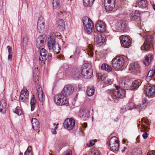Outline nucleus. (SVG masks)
<instances>
[{"mask_svg":"<svg viewBox=\"0 0 155 155\" xmlns=\"http://www.w3.org/2000/svg\"><path fill=\"white\" fill-rule=\"evenodd\" d=\"M82 72L79 69H73L71 73V75L75 80L78 79L81 75L86 77V78H89L92 75V70L91 65L88 64H85L83 65Z\"/></svg>","mask_w":155,"mask_h":155,"instance_id":"obj_1","label":"nucleus"},{"mask_svg":"<svg viewBox=\"0 0 155 155\" xmlns=\"http://www.w3.org/2000/svg\"><path fill=\"white\" fill-rule=\"evenodd\" d=\"M56 36L51 35L48 38V49L53 51L54 54H58L60 52V48L58 44L56 43L55 41Z\"/></svg>","mask_w":155,"mask_h":155,"instance_id":"obj_2","label":"nucleus"},{"mask_svg":"<svg viewBox=\"0 0 155 155\" xmlns=\"http://www.w3.org/2000/svg\"><path fill=\"white\" fill-rule=\"evenodd\" d=\"M109 145L110 150L117 153L119 149V141L117 138L116 136H113L111 137L109 140Z\"/></svg>","mask_w":155,"mask_h":155,"instance_id":"obj_3","label":"nucleus"},{"mask_svg":"<svg viewBox=\"0 0 155 155\" xmlns=\"http://www.w3.org/2000/svg\"><path fill=\"white\" fill-rule=\"evenodd\" d=\"M82 21L85 31L89 34H91L94 29V25L93 22L88 17L83 19Z\"/></svg>","mask_w":155,"mask_h":155,"instance_id":"obj_4","label":"nucleus"},{"mask_svg":"<svg viewBox=\"0 0 155 155\" xmlns=\"http://www.w3.org/2000/svg\"><path fill=\"white\" fill-rule=\"evenodd\" d=\"M54 101L57 105L61 106L68 104V100L66 97L61 93L55 95Z\"/></svg>","mask_w":155,"mask_h":155,"instance_id":"obj_5","label":"nucleus"},{"mask_svg":"<svg viewBox=\"0 0 155 155\" xmlns=\"http://www.w3.org/2000/svg\"><path fill=\"white\" fill-rule=\"evenodd\" d=\"M124 63V58L120 56H117L113 59L112 61L113 67L115 69L121 68Z\"/></svg>","mask_w":155,"mask_h":155,"instance_id":"obj_6","label":"nucleus"},{"mask_svg":"<svg viewBox=\"0 0 155 155\" xmlns=\"http://www.w3.org/2000/svg\"><path fill=\"white\" fill-rule=\"evenodd\" d=\"M145 41L143 45L141 46V49L142 50H144L147 51L150 50L152 47L151 44L152 41V37L151 36L147 35L144 37Z\"/></svg>","mask_w":155,"mask_h":155,"instance_id":"obj_7","label":"nucleus"},{"mask_svg":"<svg viewBox=\"0 0 155 155\" xmlns=\"http://www.w3.org/2000/svg\"><path fill=\"white\" fill-rule=\"evenodd\" d=\"M104 4L106 10L111 11L115 7V0H104Z\"/></svg>","mask_w":155,"mask_h":155,"instance_id":"obj_8","label":"nucleus"},{"mask_svg":"<svg viewBox=\"0 0 155 155\" xmlns=\"http://www.w3.org/2000/svg\"><path fill=\"white\" fill-rule=\"evenodd\" d=\"M64 127L68 130H71L75 125V121L74 119L70 118L66 119L64 123Z\"/></svg>","mask_w":155,"mask_h":155,"instance_id":"obj_9","label":"nucleus"},{"mask_svg":"<svg viewBox=\"0 0 155 155\" xmlns=\"http://www.w3.org/2000/svg\"><path fill=\"white\" fill-rule=\"evenodd\" d=\"M73 87L71 85L68 84L65 85L61 93L66 97L71 95L73 91Z\"/></svg>","mask_w":155,"mask_h":155,"instance_id":"obj_10","label":"nucleus"},{"mask_svg":"<svg viewBox=\"0 0 155 155\" xmlns=\"http://www.w3.org/2000/svg\"><path fill=\"white\" fill-rule=\"evenodd\" d=\"M46 42V39L43 35L39 36L36 39V45L38 49H40L45 45Z\"/></svg>","mask_w":155,"mask_h":155,"instance_id":"obj_11","label":"nucleus"},{"mask_svg":"<svg viewBox=\"0 0 155 155\" xmlns=\"http://www.w3.org/2000/svg\"><path fill=\"white\" fill-rule=\"evenodd\" d=\"M45 29V20L42 17L39 18L37 30L40 33L43 32Z\"/></svg>","mask_w":155,"mask_h":155,"instance_id":"obj_12","label":"nucleus"},{"mask_svg":"<svg viewBox=\"0 0 155 155\" xmlns=\"http://www.w3.org/2000/svg\"><path fill=\"white\" fill-rule=\"evenodd\" d=\"M29 97V92L28 90L24 87L21 90L20 99L22 102H25L27 101Z\"/></svg>","mask_w":155,"mask_h":155,"instance_id":"obj_13","label":"nucleus"},{"mask_svg":"<svg viewBox=\"0 0 155 155\" xmlns=\"http://www.w3.org/2000/svg\"><path fill=\"white\" fill-rule=\"evenodd\" d=\"M145 91L147 96H152L155 94V87L153 85L148 84L146 87Z\"/></svg>","mask_w":155,"mask_h":155,"instance_id":"obj_14","label":"nucleus"},{"mask_svg":"<svg viewBox=\"0 0 155 155\" xmlns=\"http://www.w3.org/2000/svg\"><path fill=\"white\" fill-rule=\"evenodd\" d=\"M47 56V52L44 48H42L41 50L40 54L39 57V61L42 65L44 64L46 60Z\"/></svg>","mask_w":155,"mask_h":155,"instance_id":"obj_15","label":"nucleus"},{"mask_svg":"<svg viewBox=\"0 0 155 155\" xmlns=\"http://www.w3.org/2000/svg\"><path fill=\"white\" fill-rule=\"evenodd\" d=\"M141 83L140 80H135L133 81L130 86H128V87L127 86V84H125V87L126 86L127 89L134 90L137 89L140 85Z\"/></svg>","mask_w":155,"mask_h":155,"instance_id":"obj_16","label":"nucleus"},{"mask_svg":"<svg viewBox=\"0 0 155 155\" xmlns=\"http://www.w3.org/2000/svg\"><path fill=\"white\" fill-rule=\"evenodd\" d=\"M38 99L41 102H42L45 100V96L42 89L41 87L38 86L37 87Z\"/></svg>","mask_w":155,"mask_h":155,"instance_id":"obj_17","label":"nucleus"},{"mask_svg":"<svg viewBox=\"0 0 155 155\" xmlns=\"http://www.w3.org/2000/svg\"><path fill=\"white\" fill-rule=\"evenodd\" d=\"M97 30L99 32H104L106 30V26L104 23L99 22L96 25Z\"/></svg>","mask_w":155,"mask_h":155,"instance_id":"obj_18","label":"nucleus"},{"mask_svg":"<svg viewBox=\"0 0 155 155\" xmlns=\"http://www.w3.org/2000/svg\"><path fill=\"white\" fill-rule=\"evenodd\" d=\"M105 40V37L104 35L101 34L98 35L95 38V41L99 45H101Z\"/></svg>","mask_w":155,"mask_h":155,"instance_id":"obj_19","label":"nucleus"},{"mask_svg":"<svg viewBox=\"0 0 155 155\" xmlns=\"http://www.w3.org/2000/svg\"><path fill=\"white\" fill-rule=\"evenodd\" d=\"M125 91L122 89H120L118 91H115L114 93V95L117 97L123 98L125 97Z\"/></svg>","mask_w":155,"mask_h":155,"instance_id":"obj_20","label":"nucleus"},{"mask_svg":"<svg viewBox=\"0 0 155 155\" xmlns=\"http://www.w3.org/2000/svg\"><path fill=\"white\" fill-rule=\"evenodd\" d=\"M140 13L138 10L133 11L130 13V18L132 20H135L140 18Z\"/></svg>","mask_w":155,"mask_h":155,"instance_id":"obj_21","label":"nucleus"},{"mask_svg":"<svg viewBox=\"0 0 155 155\" xmlns=\"http://www.w3.org/2000/svg\"><path fill=\"white\" fill-rule=\"evenodd\" d=\"M153 55L148 54L145 57V59L143 61L144 64L146 66L150 65L153 59Z\"/></svg>","mask_w":155,"mask_h":155,"instance_id":"obj_22","label":"nucleus"},{"mask_svg":"<svg viewBox=\"0 0 155 155\" xmlns=\"http://www.w3.org/2000/svg\"><path fill=\"white\" fill-rule=\"evenodd\" d=\"M122 43L125 47H128L130 45V38L126 36H122Z\"/></svg>","mask_w":155,"mask_h":155,"instance_id":"obj_23","label":"nucleus"},{"mask_svg":"<svg viewBox=\"0 0 155 155\" xmlns=\"http://www.w3.org/2000/svg\"><path fill=\"white\" fill-rule=\"evenodd\" d=\"M152 78L155 79V69L150 70L146 78V80L147 82H149Z\"/></svg>","mask_w":155,"mask_h":155,"instance_id":"obj_24","label":"nucleus"},{"mask_svg":"<svg viewBox=\"0 0 155 155\" xmlns=\"http://www.w3.org/2000/svg\"><path fill=\"white\" fill-rule=\"evenodd\" d=\"M31 122L34 130L36 131L38 130L39 123L38 120L35 118H32Z\"/></svg>","mask_w":155,"mask_h":155,"instance_id":"obj_25","label":"nucleus"},{"mask_svg":"<svg viewBox=\"0 0 155 155\" xmlns=\"http://www.w3.org/2000/svg\"><path fill=\"white\" fill-rule=\"evenodd\" d=\"M57 27L58 29L63 30L65 27L64 21L62 19H59L57 23Z\"/></svg>","mask_w":155,"mask_h":155,"instance_id":"obj_26","label":"nucleus"},{"mask_svg":"<svg viewBox=\"0 0 155 155\" xmlns=\"http://www.w3.org/2000/svg\"><path fill=\"white\" fill-rule=\"evenodd\" d=\"M89 112L85 110L80 111L79 115L81 118L84 120H85L89 117Z\"/></svg>","mask_w":155,"mask_h":155,"instance_id":"obj_27","label":"nucleus"},{"mask_svg":"<svg viewBox=\"0 0 155 155\" xmlns=\"http://www.w3.org/2000/svg\"><path fill=\"white\" fill-rule=\"evenodd\" d=\"M6 104L4 100H2L0 102V112L4 113L6 110Z\"/></svg>","mask_w":155,"mask_h":155,"instance_id":"obj_28","label":"nucleus"},{"mask_svg":"<svg viewBox=\"0 0 155 155\" xmlns=\"http://www.w3.org/2000/svg\"><path fill=\"white\" fill-rule=\"evenodd\" d=\"M136 4L140 8H145L147 6V1L145 0H140L137 2Z\"/></svg>","mask_w":155,"mask_h":155,"instance_id":"obj_29","label":"nucleus"},{"mask_svg":"<svg viewBox=\"0 0 155 155\" xmlns=\"http://www.w3.org/2000/svg\"><path fill=\"white\" fill-rule=\"evenodd\" d=\"M84 5L86 7L91 6L95 0H83Z\"/></svg>","mask_w":155,"mask_h":155,"instance_id":"obj_30","label":"nucleus"},{"mask_svg":"<svg viewBox=\"0 0 155 155\" xmlns=\"http://www.w3.org/2000/svg\"><path fill=\"white\" fill-rule=\"evenodd\" d=\"M102 69L108 72H109L112 71L111 67L106 64H103L101 66Z\"/></svg>","mask_w":155,"mask_h":155,"instance_id":"obj_31","label":"nucleus"},{"mask_svg":"<svg viewBox=\"0 0 155 155\" xmlns=\"http://www.w3.org/2000/svg\"><path fill=\"white\" fill-rule=\"evenodd\" d=\"M7 48L8 53V60L11 61L12 59L13 55L12 49L10 46H7Z\"/></svg>","mask_w":155,"mask_h":155,"instance_id":"obj_32","label":"nucleus"},{"mask_svg":"<svg viewBox=\"0 0 155 155\" xmlns=\"http://www.w3.org/2000/svg\"><path fill=\"white\" fill-rule=\"evenodd\" d=\"M52 3L54 9L58 8L60 5L59 0H52Z\"/></svg>","mask_w":155,"mask_h":155,"instance_id":"obj_33","label":"nucleus"},{"mask_svg":"<svg viewBox=\"0 0 155 155\" xmlns=\"http://www.w3.org/2000/svg\"><path fill=\"white\" fill-rule=\"evenodd\" d=\"M86 93L88 96H92L94 93V88H91L88 87L87 89Z\"/></svg>","mask_w":155,"mask_h":155,"instance_id":"obj_34","label":"nucleus"},{"mask_svg":"<svg viewBox=\"0 0 155 155\" xmlns=\"http://www.w3.org/2000/svg\"><path fill=\"white\" fill-rule=\"evenodd\" d=\"M92 46L91 45H89L87 49V52L88 55L92 56L94 53L93 51Z\"/></svg>","mask_w":155,"mask_h":155,"instance_id":"obj_35","label":"nucleus"},{"mask_svg":"<svg viewBox=\"0 0 155 155\" xmlns=\"http://www.w3.org/2000/svg\"><path fill=\"white\" fill-rule=\"evenodd\" d=\"M88 155H100L99 151L97 149H92L90 151Z\"/></svg>","mask_w":155,"mask_h":155,"instance_id":"obj_36","label":"nucleus"},{"mask_svg":"<svg viewBox=\"0 0 155 155\" xmlns=\"http://www.w3.org/2000/svg\"><path fill=\"white\" fill-rule=\"evenodd\" d=\"M107 78V76L105 74H102L101 73L98 74V78L99 80L104 81L106 80Z\"/></svg>","mask_w":155,"mask_h":155,"instance_id":"obj_37","label":"nucleus"},{"mask_svg":"<svg viewBox=\"0 0 155 155\" xmlns=\"http://www.w3.org/2000/svg\"><path fill=\"white\" fill-rule=\"evenodd\" d=\"M139 66L137 64L135 63H132L130 64V69L133 71L136 69L138 68Z\"/></svg>","mask_w":155,"mask_h":155,"instance_id":"obj_38","label":"nucleus"},{"mask_svg":"<svg viewBox=\"0 0 155 155\" xmlns=\"http://www.w3.org/2000/svg\"><path fill=\"white\" fill-rule=\"evenodd\" d=\"M24 155H32V149L31 146L28 147L25 152Z\"/></svg>","mask_w":155,"mask_h":155,"instance_id":"obj_39","label":"nucleus"},{"mask_svg":"<svg viewBox=\"0 0 155 155\" xmlns=\"http://www.w3.org/2000/svg\"><path fill=\"white\" fill-rule=\"evenodd\" d=\"M35 98H32L31 100V110L32 111L34 110L35 106Z\"/></svg>","mask_w":155,"mask_h":155,"instance_id":"obj_40","label":"nucleus"},{"mask_svg":"<svg viewBox=\"0 0 155 155\" xmlns=\"http://www.w3.org/2000/svg\"><path fill=\"white\" fill-rule=\"evenodd\" d=\"M13 112L18 115H20L22 114V111L18 107H17L16 108L13 110Z\"/></svg>","mask_w":155,"mask_h":155,"instance_id":"obj_41","label":"nucleus"},{"mask_svg":"<svg viewBox=\"0 0 155 155\" xmlns=\"http://www.w3.org/2000/svg\"><path fill=\"white\" fill-rule=\"evenodd\" d=\"M121 31H122L126 29L127 26V22L125 21H121Z\"/></svg>","mask_w":155,"mask_h":155,"instance_id":"obj_42","label":"nucleus"},{"mask_svg":"<svg viewBox=\"0 0 155 155\" xmlns=\"http://www.w3.org/2000/svg\"><path fill=\"white\" fill-rule=\"evenodd\" d=\"M115 28L119 31H121V21L116 24Z\"/></svg>","mask_w":155,"mask_h":155,"instance_id":"obj_43","label":"nucleus"},{"mask_svg":"<svg viewBox=\"0 0 155 155\" xmlns=\"http://www.w3.org/2000/svg\"><path fill=\"white\" fill-rule=\"evenodd\" d=\"M146 107V105L145 104H140L138 105L137 106V108L140 110H142L144 109Z\"/></svg>","mask_w":155,"mask_h":155,"instance_id":"obj_44","label":"nucleus"},{"mask_svg":"<svg viewBox=\"0 0 155 155\" xmlns=\"http://www.w3.org/2000/svg\"><path fill=\"white\" fill-rule=\"evenodd\" d=\"M126 105L128 108L127 109L129 110L134 108L135 106V104L133 103L130 102L128 103Z\"/></svg>","mask_w":155,"mask_h":155,"instance_id":"obj_45","label":"nucleus"},{"mask_svg":"<svg viewBox=\"0 0 155 155\" xmlns=\"http://www.w3.org/2000/svg\"><path fill=\"white\" fill-rule=\"evenodd\" d=\"M72 152L71 150L68 149L63 152L62 155H72Z\"/></svg>","mask_w":155,"mask_h":155,"instance_id":"obj_46","label":"nucleus"},{"mask_svg":"<svg viewBox=\"0 0 155 155\" xmlns=\"http://www.w3.org/2000/svg\"><path fill=\"white\" fill-rule=\"evenodd\" d=\"M127 109L128 108H127V107L126 105H124L121 108L120 112L122 113H124L127 111L129 110L128 109Z\"/></svg>","mask_w":155,"mask_h":155,"instance_id":"obj_47","label":"nucleus"},{"mask_svg":"<svg viewBox=\"0 0 155 155\" xmlns=\"http://www.w3.org/2000/svg\"><path fill=\"white\" fill-rule=\"evenodd\" d=\"M54 125H56V126L55 127L54 129L52 128L51 129V132L53 134H57V131H56V130L58 128V123L56 124H54Z\"/></svg>","mask_w":155,"mask_h":155,"instance_id":"obj_48","label":"nucleus"},{"mask_svg":"<svg viewBox=\"0 0 155 155\" xmlns=\"http://www.w3.org/2000/svg\"><path fill=\"white\" fill-rule=\"evenodd\" d=\"M104 83L106 85H108L111 83V81L110 79L107 78L106 80L104 81Z\"/></svg>","mask_w":155,"mask_h":155,"instance_id":"obj_49","label":"nucleus"},{"mask_svg":"<svg viewBox=\"0 0 155 155\" xmlns=\"http://www.w3.org/2000/svg\"><path fill=\"white\" fill-rule=\"evenodd\" d=\"M132 155H141V151H133Z\"/></svg>","mask_w":155,"mask_h":155,"instance_id":"obj_50","label":"nucleus"},{"mask_svg":"<svg viewBox=\"0 0 155 155\" xmlns=\"http://www.w3.org/2000/svg\"><path fill=\"white\" fill-rule=\"evenodd\" d=\"M148 136V134L146 132H145L142 135V137L144 139H146Z\"/></svg>","mask_w":155,"mask_h":155,"instance_id":"obj_51","label":"nucleus"},{"mask_svg":"<svg viewBox=\"0 0 155 155\" xmlns=\"http://www.w3.org/2000/svg\"><path fill=\"white\" fill-rule=\"evenodd\" d=\"M95 141L94 140H91L90 141V143L91 145L92 146H93L95 144Z\"/></svg>","mask_w":155,"mask_h":155,"instance_id":"obj_52","label":"nucleus"},{"mask_svg":"<svg viewBox=\"0 0 155 155\" xmlns=\"http://www.w3.org/2000/svg\"><path fill=\"white\" fill-rule=\"evenodd\" d=\"M147 99L146 98H144L142 100V102L143 103L142 104H145V103L147 102Z\"/></svg>","mask_w":155,"mask_h":155,"instance_id":"obj_53","label":"nucleus"},{"mask_svg":"<svg viewBox=\"0 0 155 155\" xmlns=\"http://www.w3.org/2000/svg\"><path fill=\"white\" fill-rule=\"evenodd\" d=\"M27 42V38L26 37H24L22 40V42L24 43H26Z\"/></svg>","mask_w":155,"mask_h":155,"instance_id":"obj_54","label":"nucleus"},{"mask_svg":"<svg viewBox=\"0 0 155 155\" xmlns=\"http://www.w3.org/2000/svg\"><path fill=\"white\" fill-rule=\"evenodd\" d=\"M60 15H62L63 14H66V12L65 11L62 12L60 11V13H58Z\"/></svg>","mask_w":155,"mask_h":155,"instance_id":"obj_55","label":"nucleus"},{"mask_svg":"<svg viewBox=\"0 0 155 155\" xmlns=\"http://www.w3.org/2000/svg\"><path fill=\"white\" fill-rule=\"evenodd\" d=\"M115 86L116 89L117 91H118L119 90L121 89L120 88V86H116V85H115Z\"/></svg>","mask_w":155,"mask_h":155,"instance_id":"obj_56","label":"nucleus"},{"mask_svg":"<svg viewBox=\"0 0 155 155\" xmlns=\"http://www.w3.org/2000/svg\"><path fill=\"white\" fill-rule=\"evenodd\" d=\"M123 143H125L127 145L128 142L127 141V140L124 139L123 140Z\"/></svg>","mask_w":155,"mask_h":155,"instance_id":"obj_57","label":"nucleus"},{"mask_svg":"<svg viewBox=\"0 0 155 155\" xmlns=\"http://www.w3.org/2000/svg\"><path fill=\"white\" fill-rule=\"evenodd\" d=\"M127 149V148L126 147H124V149H122V150H121V152H122V153H124V152L125 151V150H126Z\"/></svg>","mask_w":155,"mask_h":155,"instance_id":"obj_58","label":"nucleus"},{"mask_svg":"<svg viewBox=\"0 0 155 155\" xmlns=\"http://www.w3.org/2000/svg\"><path fill=\"white\" fill-rule=\"evenodd\" d=\"M83 126L84 127L86 128L87 127V124L86 123H84L83 124Z\"/></svg>","mask_w":155,"mask_h":155,"instance_id":"obj_59","label":"nucleus"},{"mask_svg":"<svg viewBox=\"0 0 155 155\" xmlns=\"http://www.w3.org/2000/svg\"><path fill=\"white\" fill-rule=\"evenodd\" d=\"M35 73H36V72H38V68H35Z\"/></svg>","mask_w":155,"mask_h":155,"instance_id":"obj_60","label":"nucleus"},{"mask_svg":"<svg viewBox=\"0 0 155 155\" xmlns=\"http://www.w3.org/2000/svg\"><path fill=\"white\" fill-rule=\"evenodd\" d=\"M152 6H153V9H154V10L155 11V5L154 4H153V5H152Z\"/></svg>","mask_w":155,"mask_h":155,"instance_id":"obj_61","label":"nucleus"},{"mask_svg":"<svg viewBox=\"0 0 155 155\" xmlns=\"http://www.w3.org/2000/svg\"><path fill=\"white\" fill-rule=\"evenodd\" d=\"M148 155H155L153 153H151L149 154H148Z\"/></svg>","mask_w":155,"mask_h":155,"instance_id":"obj_62","label":"nucleus"},{"mask_svg":"<svg viewBox=\"0 0 155 155\" xmlns=\"http://www.w3.org/2000/svg\"><path fill=\"white\" fill-rule=\"evenodd\" d=\"M87 145L88 147H91L90 145L88 144H87Z\"/></svg>","mask_w":155,"mask_h":155,"instance_id":"obj_63","label":"nucleus"},{"mask_svg":"<svg viewBox=\"0 0 155 155\" xmlns=\"http://www.w3.org/2000/svg\"><path fill=\"white\" fill-rule=\"evenodd\" d=\"M19 155H23V153H22L20 152V154H19Z\"/></svg>","mask_w":155,"mask_h":155,"instance_id":"obj_64","label":"nucleus"}]
</instances>
